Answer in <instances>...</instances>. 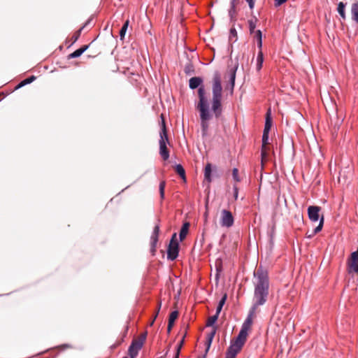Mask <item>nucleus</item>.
<instances>
[{"instance_id": "1", "label": "nucleus", "mask_w": 358, "mask_h": 358, "mask_svg": "<svg viewBox=\"0 0 358 358\" xmlns=\"http://www.w3.org/2000/svg\"><path fill=\"white\" fill-rule=\"evenodd\" d=\"M253 285L255 287L253 304L241 329L248 334L251 330L257 308L266 303L269 294L268 273L267 270L262 266H259L254 272Z\"/></svg>"}, {"instance_id": "2", "label": "nucleus", "mask_w": 358, "mask_h": 358, "mask_svg": "<svg viewBox=\"0 0 358 358\" xmlns=\"http://www.w3.org/2000/svg\"><path fill=\"white\" fill-rule=\"evenodd\" d=\"M199 103L196 108L200 113L202 135L206 136L209 128L208 121L213 117V114L209 110L208 99L206 96V91L203 86L198 90Z\"/></svg>"}, {"instance_id": "3", "label": "nucleus", "mask_w": 358, "mask_h": 358, "mask_svg": "<svg viewBox=\"0 0 358 358\" xmlns=\"http://www.w3.org/2000/svg\"><path fill=\"white\" fill-rule=\"evenodd\" d=\"M212 93V110L215 117L218 118L220 117L222 112V87L221 85V77L220 73L217 72H216L213 76Z\"/></svg>"}, {"instance_id": "4", "label": "nucleus", "mask_w": 358, "mask_h": 358, "mask_svg": "<svg viewBox=\"0 0 358 358\" xmlns=\"http://www.w3.org/2000/svg\"><path fill=\"white\" fill-rule=\"evenodd\" d=\"M248 334L241 330L236 338L231 342L229 347L225 358H235L237 353L241 350L246 342Z\"/></svg>"}, {"instance_id": "5", "label": "nucleus", "mask_w": 358, "mask_h": 358, "mask_svg": "<svg viewBox=\"0 0 358 358\" xmlns=\"http://www.w3.org/2000/svg\"><path fill=\"white\" fill-rule=\"evenodd\" d=\"M162 131L160 132L159 139V154L164 160H167L169 157V151L167 148L166 144L169 143L166 124L162 115Z\"/></svg>"}, {"instance_id": "6", "label": "nucleus", "mask_w": 358, "mask_h": 358, "mask_svg": "<svg viewBox=\"0 0 358 358\" xmlns=\"http://www.w3.org/2000/svg\"><path fill=\"white\" fill-rule=\"evenodd\" d=\"M272 126V117L271 112L269 108L266 114V122L264 125V129L262 136V158L266 157L267 155V145L268 144V134Z\"/></svg>"}, {"instance_id": "7", "label": "nucleus", "mask_w": 358, "mask_h": 358, "mask_svg": "<svg viewBox=\"0 0 358 358\" xmlns=\"http://www.w3.org/2000/svg\"><path fill=\"white\" fill-rule=\"evenodd\" d=\"M179 251V245L176 240V234H173L169 243L167 250V257L170 260H174L177 258Z\"/></svg>"}, {"instance_id": "8", "label": "nucleus", "mask_w": 358, "mask_h": 358, "mask_svg": "<svg viewBox=\"0 0 358 358\" xmlns=\"http://www.w3.org/2000/svg\"><path fill=\"white\" fill-rule=\"evenodd\" d=\"M234 219L230 211L223 210L221 212L220 223L222 227H230L234 224Z\"/></svg>"}, {"instance_id": "9", "label": "nucleus", "mask_w": 358, "mask_h": 358, "mask_svg": "<svg viewBox=\"0 0 358 358\" xmlns=\"http://www.w3.org/2000/svg\"><path fill=\"white\" fill-rule=\"evenodd\" d=\"M321 208L317 206H310L308 208V217L311 221L317 222L320 218L319 213Z\"/></svg>"}, {"instance_id": "10", "label": "nucleus", "mask_w": 358, "mask_h": 358, "mask_svg": "<svg viewBox=\"0 0 358 358\" xmlns=\"http://www.w3.org/2000/svg\"><path fill=\"white\" fill-rule=\"evenodd\" d=\"M159 234V225L157 224L153 229L152 234L151 236V250L154 253L156 250L157 243L158 241V237Z\"/></svg>"}, {"instance_id": "11", "label": "nucleus", "mask_w": 358, "mask_h": 358, "mask_svg": "<svg viewBox=\"0 0 358 358\" xmlns=\"http://www.w3.org/2000/svg\"><path fill=\"white\" fill-rule=\"evenodd\" d=\"M324 224V216L322 215L321 218L320 219V223L319 224L311 231H307L306 234V236L308 238H313L316 234L319 233L323 227Z\"/></svg>"}, {"instance_id": "12", "label": "nucleus", "mask_w": 358, "mask_h": 358, "mask_svg": "<svg viewBox=\"0 0 358 358\" xmlns=\"http://www.w3.org/2000/svg\"><path fill=\"white\" fill-rule=\"evenodd\" d=\"M145 338H146V333L141 334L138 339L134 340L132 341L131 345L134 346L135 348L140 350L143 345Z\"/></svg>"}, {"instance_id": "13", "label": "nucleus", "mask_w": 358, "mask_h": 358, "mask_svg": "<svg viewBox=\"0 0 358 358\" xmlns=\"http://www.w3.org/2000/svg\"><path fill=\"white\" fill-rule=\"evenodd\" d=\"M178 315H179V313L177 310L173 311L170 314L169 318L168 327H167L168 333H170V331H171V329L174 324L176 320L178 318Z\"/></svg>"}, {"instance_id": "14", "label": "nucleus", "mask_w": 358, "mask_h": 358, "mask_svg": "<svg viewBox=\"0 0 358 358\" xmlns=\"http://www.w3.org/2000/svg\"><path fill=\"white\" fill-rule=\"evenodd\" d=\"M88 48H89L88 45H85L82 46L79 49L76 50L73 52L69 55L68 59H70L76 58V57H80L85 50H87Z\"/></svg>"}, {"instance_id": "15", "label": "nucleus", "mask_w": 358, "mask_h": 358, "mask_svg": "<svg viewBox=\"0 0 358 358\" xmlns=\"http://www.w3.org/2000/svg\"><path fill=\"white\" fill-rule=\"evenodd\" d=\"M345 7L346 3L343 2H339L337 6L336 10L340 15L341 17L345 20L346 19V13H345Z\"/></svg>"}, {"instance_id": "16", "label": "nucleus", "mask_w": 358, "mask_h": 358, "mask_svg": "<svg viewBox=\"0 0 358 358\" xmlns=\"http://www.w3.org/2000/svg\"><path fill=\"white\" fill-rule=\"evenodd\" d=\"M203 82L200 77H192L189 79V87L191 89L197 88Z\"/></svg>"}, {"instance_id": "17", "label": "nucleus", "mask_w": 358, "mask_h": 358, "mask_svg": "<svg viewBox=\"0 0 358 358\" xmlns=\"http://www.w3.org/2000/svg\"><path fill=\"white\" fill-rule=\"evenodd\" d=\"M351 15L352 20L358 24V2L352 4Z\"/></svg>"}, {"instance_id": "18", "label": "nucleus", "mask_w": 358, "mask_h": 358, "mask_svg": "<svg viewBox=\"0 0 358 358\" xmlns=\"http://www.w3.org/2000/svg\"><path fill=\"white\" fill-rule=\"evenodd\" d=\"M189 227V224L188 222H185V224H183V225L180 231V234H179L180 241H183L185 239V238L186 237V236L188 233Z\"/></svg>"}, {"instance_id": "19", "label": "nucleus", "mask_w": 358, "mask_h": 358, "mask_svg": "<svg viewBox=\"0 0 358 358\" xmlns=\"http://www.w3.org/2000/svg\"><path fill=\"white\" fill-rule=\"evenodd\" d=\"M90 20L88 21H87V22L80 29H78L73 34V35L72 36V37L70 39L71 41V45H73L78 41V39L79 38V37L81 34V31L85 27V26L90 22Z\"/></svg>"}, {"instance_id": "20", "label": "nucleus", "mask_w": 358, "mask_h": 358, "mask_svg": "<svg viewBox=\"0 0 358 358\" xmlns=\"http://www.w3.org/2000/svg\"><path fill=\"white\" fill-rule=\"evenodd\" d=\"M188 329V326H186V329H185V332L184 334V335L182 336V338L181 339V341H180V343L178 344L177 345V349H176V356H175V358H178L179 357V354H180V350L184 344V342H185V338L187 335V330Z\"/></svg>"}, {"instance_id": "21", "label": "nucleus", "mask_w": 358, "mask_h": 358, "mask_svg": "<svg viewBox=\"0 0 358 358\" xmlns=\"http://www.w3.org/2000/svg\"><path fill=\"white\" fill-rule=\"evenodd\" d=\"M36 79V77L34 76H30L29 78H27L26 79H24V80H22V82H20L15 88V90H18L20 89V87L24 86L25 85H27V84H29L31 83H32L34 80H35Z\"/></svg>"}, {"instance_id": "22", "label": "nucleus", "mask_w": 358, "mask_h": 358, "mask_svg": "<svg viewBox=\"0 0 358 358\" xmlns=\"http://www.w3.org/2000/svg\"><path fill=\"white\" fill-rule=\"evenodd\" d=\"M176 172L181 177V178L186 181L185 171L182 165L178 164L175 167Z\"/></svg>"}, {"instance_id": "23", "label": "nucleus", "mask_w": 358, "mask_h": 358, "mask_svg": "<svg viewBox=\"0 0 358 358\" xmlns=\"http://www.w3.org/2000/svg\"><path fill=\"white\" fill-rule=\"evenodd\" d=\"M211 172H212V169H211V164H207L206 167H205V170H204V177H205V179L208 180V182H211Z\"/></svg>"}, {"instance_id": "24", "label": "nucleus", "mask_w": 358, "mask_h": 358, "mask_svg": "<svg viewBox=\"0 0 358 358\" xmlns=\"http://www.w3.org/2000/svg\"><path fill=\"white\" fill-rule=\"evenodd\" d=\"M263 62H264L263 53H262V50H260L258 52L257 57V71H259L262 69Z\"/></svg>"}, {"instance_id": "25", "label": "nucleus", "mask_w": 358, "mask_h": 358, "mask_svg": "<svg viewBox=\"0 0 358 358\" xmlns=\"http://www.w3.org/2000/svg\"><path fill=\"white\" fill-rule=\"evenodd\" d=\"M257 19L256 17H254V19H250L248 20L249 24V29L250 34H252L255 31V27H256V23H257Z\"/></svg>"}, {"instance_id": "26", "label": "nucleus", "mask_w": 358, "mask_h": 358, "mask_svg": "<svg viewBox=\"0 0 358 358\" xmlns=\"http://www.w3.org/2000/svg\"><path fill=\"white\" fill-rule=\"evenodd\" d=\"M238 68V66L236 65L234 68V69H232L231 72V75H230V83H231V90H233L234 87V84H235V78H236V71Z\"/></svg>"}, {"instance_id": "27", "label": "nucleus", "mask_w": 358, "mask_h": 358, "mask_svg": "<svg viewBox=\"0 0 358 358\" xmlns=\"http://www.w3.org/2000/svg\"><path fill=\"white\" fill-rule=\"evenodd\" d=\"M129 20H126V22L124 23L122 27L121 28L120 31V38L122 40L125 36V34H126V31H127V29L128 28V26H129Z\"/></svg>"}, {"instance_id": "28", "label": "nucleus", "mask_w": 358, "mask_h": 358, "mask_svg": "<svg viewBox=\"0 0 358 358\" xmlns=\"http://www.w3.org/2000/svg\"><path fill=\"white\" fill-rule=\"evenodd\" d=\"M217 318H218V316L216 315L209 317L207 320V322H206V326L213 327H214L213 325L215 323V322L217 321Z\"/></svg>"}, {"instance_id": "29", "label": "nucleus", "mask_w": 358, "mask_h": 358, "mask_svg": "<svg viewBox=\"0 0 358 358\" xmlns=\"http://www.w3.org/2000/svg\"><path fill=\"white\" fill-rule=\"evenodd\" d=\"M138 351L139 350L138 349L135 348L132 345H130L129 348V355L130 357L135 358L137 356Z\"/></svg>"}, {"instance_id": "30", "label": "nucleus", "mask_w": 358, "mask_h": 358, "mask_svg": "<svg viewBox=\"0 0 358 358\" xmlns=\"http://www.w3.org/2000/svg\"><path fill=\"white\" fill-rule=\"evenodd\" d=\"M165 186H166L165 181H162L159 183V190L160 197H161L162 199H164V198Z\"/></svg>"}, {"instance_id": "31", "label": "nucleus", "mask_w": 358, "mask_h": 358, "mask_svg": "<svg viewBox=\"0 0 358 358\" xmlns=\"http://www.w3.org/2000/svg\"><path fill=\"white\" fill-rule=\"evenodd\" d=\"M232 176H233V178L234 180L236 181V182H240L241 181V178L238 176V169H236V168H234L233 170H232Z\"/></svg>"}, {"instance_id": "32", "label": "nucleus", "mask_w": 358, "mask_h": 358, "mask_svg": "<svg viewBox=\"0 0 358 358\" xmlns=\"http://www.w3.org/2000/svg\"><path fill=\"white\" fill-rule=\"evenodd\" d=\"M216 330H217V327H213L211 331L208 334L207 336V338H210L211 340H213V338L215 335V333H216Z\"/></svg>"}, {"instance_id": "33", "label": "nucleus", "mask_w": 358, "mask_h": 358, "mask_svg": "<svg viewBox=\"0 0 358 358\" xmlns=\"http://www.w3.org/2000/svg\"><path fill=\"white\" fill-rule=\"evenodd\" d=\"M287 1L288 0H274V6L275 7H278L285 3V2H287Z\"/></svg>"}, {"instance_id": "34", "label": "nucleus", "mask_w": 358, "mask_h": 358, "mask_svg": "<svg viewBox=\"0 0 358 358\" xmlns=\"http://www.w3.org/2000/svg\"><path fill=\"white\" fill-rule=\"evenodd\" d=\"M253 34H255L254 36L257 38V41L259 39H262V31L260 30H257Z\"/></svg>"}, {"instance_id": "35", "label": "nucleus", "mask_w": 358, "mask_h": 358, "mask_svg": "<svg viewBox=\"0 0 358 358\" xmlns=\"http://www.w3.org/2000/svg\"><path fill=\"white\" fill-rule=\"evenodd\" d=\"M234 1L235 0H233L232 2H231V9L229 10V15L232 17H233V15L234 13H235V5H234Z\"/></svg>"}, {"instance_id": "36", "label": "nucleus", "mask_w": 358, "mask_h": 358, "mask_svg": "<svg viewBox=\"0 0 358 358\" xmlns=\"http://www.w3.org/2000/svg\"><path fill=\"white\" fill-rule=\"evenodd\" d=\"M232 36L236 38H237V32H236V30L235 29V28H231L230 29L229 39H231Z\"/></svg>"}, {"instance_id": "37", "label": "nucleus", "mask_w": 358, "mask_h": 358, "mask_svg": "<svg viewBox=\"0 0 358 358\" xmlns=\"http://www.w3.org/2000/svg\"><path fill=\"white\" fill-rule=\"evenodd\" d=\"M227 298V294H224L223 295V296L222 297V299H220L218 305H220V306H223L226 302Z\"/></svg>"}, {"instance_id": "38", "label": "nucleus", "mask_w": 358, "mask_h": 358, "mask_svg": "<svg viewBox=\"0 0 358 358\" xmlns=\"http://www.w3.org/2000/svg\"><path fill=\"white\" fill-rule=\"evenodd\" d=\"M212 341L213 340L207 338L206 353H207L208 351L209 350Z\"/></svg>"}, {"instance_id": "39", "label": "nucleus", "mask_w": 358, "mask_h": 358, "mask_svg": "<svg viewBox=\"0 0 358 358\" xmlns=\"http://www.w3.org/2000/svg\"><path fill=\"white\" fill-rule=\"evenodd\" d=\"M234 199L236 200L238 199V187L236 185L234 186Z\"/></svg>"}, {"instance_id": "40", "label": "nucleus", "mask_w": 358, "mask_h": 358, "mask_svg": "<svg viewBox=\"0 0 358 358\" xmlns=\"http://www.w3.org/2000/svg\"><path fill=\"white\" fill-rule=\"evenodd\" d=\"M246 1L248 3L250 8L252 9L254 8V6H255L254 0H246Z\"/></svg>"}, {"instance_id": "41", "label": "nucleus", "mask_w": 358, "mask_h": 358, "mask_svg": "<svg viewBox=\"0 0 358 358\" xmlns=\"http://www.w3.org/2000/svg\"><path fill=\"white\" fill-rule=\"evenodd\" d=\"M222 307L223 306H220V305L217 306V310H216V313H215L216 315L219 316V314L221 312Z\"/></svg>"}, {"instance_id": "42", "label": "nucleus", "mask_w": 358, "mask_h": 358, "mask_svg": "<svg viewBox=\"0 0 358 358\" xmlns=\"http://www.w3.org/2000/svg\"><path fill=\"white\" fill-rule=\"evenodd\" d=\"M258 48L261 50L262 47V38L257 41Z\"/></svg>"}, {"instance_id": "43", "label": "nucleus", "mask_w": 358, "mask_h": 358, "mask_svg": "<svg viewBox=\"0 0 358 358\" xmlns=\"http://www.w3.org/2000/svg\"><path fill=\"white\" fill-rule=\"evenodd\" d=\"M161 306H162V302L161 301H159L158 302V309H157V313L158 314L159 312V310L161 308Z\"/></svg>"}, {"instance_id": "44", "label": "nucleus", "mask_w": 358, "mask_h": 358, "mask_svg": "<svg viewBox=\"0 0 358 358\" xmlns=\"http://www.w3.org/2000/svg\"><path fill=\"white\" fill-rule=\"evenodd\" d=\"M157 317V313L155 314L154 319L152 321H150V325H152L154 324L155 320L156 319Z\"/></svg>"}, {"instance_id": "45", "label": "nucleus", "mask_w": 358, "mask_h": 358, "mask_svg": "<svg viewBox=\"0 0 358 358\" xmlns=\"http://www.w3.org/2000/svg\"><path fill=\"white\" fill-rule=\"evenodd\" d=\"M127 330H128V326L126 327L125 334L127 333Z\"/></svg>"}, {"instance_id": "46", "label": "nucleus", "mask_w": 358, "mask_h": 358, "mask_svg": "<svg viewBox=\"0 0 358 358\" xmlns=\"http://www.w3.org/2000/svg\"><path fill=\"white\" fill-rule=\"evenodd\" d=\"M198 358H205V356H203V357H199Z\"/></svg>"}, {"instance_id": "47", "label": "nucleus", "mask_w": 358, "mask_h": 358, "mask_svg": "<svg viewBox=\"0 0 358 358\" xmlns=\"http://www.w3.org/2000/svg\"><path fill=\"white\" fill-rule=\"evenodd\" d=\"M124 358H127V357H124Z\"/></svg>"}]
</instances>
